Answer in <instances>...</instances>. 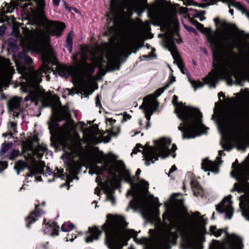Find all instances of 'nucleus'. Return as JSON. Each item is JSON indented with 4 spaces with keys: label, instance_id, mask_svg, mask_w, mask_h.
Returning <instances> with one entry per match:
<instances>
[{
    "label": "nucleus",
    "instance_id": "1",
    "mask_svg": "<svg viewBox=\"0 0 249 249\" xmlns=\"http://www.w3.org/2000/svg\"><path fill=\"white\" fill-rule=\"evenodd\" d=\"M127 224L124 216L107 214L106 222L101 229L96 225L89 227L85 241L90 243L98 240L104 232L105 243L108 249H122L127 245L131 237L136 238L138 235L133 229L124 230Z\"/></svg>",
    "mask_w": 249,
    "mask_h": 249
},
{
    "label": "nucleus",
    "instance_id": "2",
    "mask_svg": "<svg viewBox=\"0 0 249 249\" xmlns=\"http://www.w3.org/2000/svg\"><path fill=\"white\" fill-rule=\"evenodd\" d=\"M178 97L174 95L172 104L175 107V113L183 122L178 127L182 132L183 139L195 138L204 133L207 128L202 124V114L198 108L183 107L182 102L178 103Z\"/></svg>",
    "mask_w": 249,
    "mask_h": 249
},
{
    "label": "nucleus",
    "instance_id": "3",
    "mask_svg": "<svg viewBox=\"0 0 249 249\" xmlns=\"http://www.w3.org/2000/svg\"><path fill=\"white\" fill-rule=\"evenodd\" d=\"M172 226L176 229L177 231H172L169 230L167 234L160 239L158 241V245L160 248L162 249H170L171 245H176L178 232L181 236L180 245L182 249H203V246L200 242L196 241L193 236L185 232L184 222L182 219H176L172 223Z\"/></svg>",
    "mask_w": 249,
    "mask_h": 249
},
{
    "label": "nucleus",
    "instance_id": "4",
    "mask_svg": "<svg viewBox=\"0 0 249 249\" xmlns=\"http://www.w3.org/2000/svg\"><path fill=\"white\" fill-rule=\"evenodd\" d=\"M154 143L156 146H150L148 142L143 146V148H146L142 152L146 166H149L150 162L154 163L159 157L164 159L169 156V145L171 143L170 139L162 138L158 141L155 140Z\"/></svg>",
    "mask_w": 249,
    "mask_h": 249
},
{
    "label": "nucleus",
    "instance_id": "5",
    "mask_svg": "<svg viewBox=\"0 0 249 249\" xmlns=\"http://www.w3.org/2000/svg\"><path fill=\"white\" fill-rule=\"evenodd\" d=\"M196 27L200 31L203 30L205 32H207L210 34L206 36V37L210 43L212 52L213 65L214 69V72L215 73H218L221 71L222 68L221 61L222 52L220 42L214 36L211 35L212 32L211 29L204 28V25L199 22Z\"/></svg>",
    "mask_w": 249,
    "mask_h": 249
},
{
    "label": "nucleus",
    "instance_id": "6",
    "mask_svg": "<svg viewBox=\"0 0 249 249\" xmlns=\"http://www.w3.org/2000/svg\"><path fill=\"white\" fill-rule=\"evenodd\" d=\"M41 24L46 32L43 36V39L48 43H50V36L60 37L62 35L63 32L66 28L65 23L59 21L50 20L47 18H44L42 20Z\"/></svg>",
    "mask_w": 249,
    "mask_h": 249
},
{
    "label": "nucleus",
    "instance_id": "7",
    "mask_svg": "<svg viewBox=\"0 0 249 249\" xmlns=\"http://www.w3.org/2000/svg\"><path fill=\"white\" fill-rule=\"evenodd\" d=\"M231 174L237 181L234 184L231 192L246 194L249 190V172L244 170H237L232 171Z\"/></svg>",
    "mask_w": 249,
    "mask_h": 249
},
{
    "label": "nucleus",
    "instance_id": "8",
    "mask_svg": "<svg viewBox=\"0 0 249 249\" xmlns=\"http://www.w3.org/2000/svg\"><path fill=\"white\" fill-rule=\"evenodd\" d=\"M17 69L21 73H25L33 63V59L28 55L27 53L23 50L18 52V58L15 60Z\"/></svg>",
    "mask_w": 249,
    "mask_h": 249
},
{
    "label": "nucleus",
    "instance_id": "9",
    "mask_svg": "<svg viewBox=\"0 0 249 249\" xmlns=\"http://www.w3.org/2000/svg\"><path fill=\"white\" fill-rule=\"evenodd\" d=\"M45 205V202L44 201L41 204H35V210L32 211L25 218V226L27 228H31L33 224L37 221L39 217L45 214V211L42 208Z\"/></svg>",
    "mask_w": 249,
    "mask_h": 249
},
{
    "label": "nucleus",
    "instance_id": "10",
    "mask_svg": "<svg viewBox=\"0 0 249 249\" xmlns=\"http://www.w3.org/2000/svg\"><path fill=\"white\" fill-rule=\"evenodd\" d=\"M106 61L104 59L103 56H101L98 58H96L94 63V67H99L100 70L104 71L103 75H105L107 71H111L115 70H119L120 69V64L118 60L113 58L109 60L107 64V70L104 68L103 64L106 63Z\"/></svg>",
    "mask_w": 249,
    "mask_h": 249
},
{
    "label": "nucleus",
    "instance_id": "11",
    "mask_svg": "<svg viewBox=\"0 0 249 249\" xmlns=\"http://www.w3.org/2000/svg\"><path fill=\"white\" fill-rule=\"evenodd\" d=\"M88 60V53L86 49L84 47L81 48L80 51L78 52L73 56V60L75 62H79L82 67H86L89 68L91 73H93L95 70V67L89 64L87 62Z\"/></svg>",
    "mask_w": 249,
    "mask_h": 249
},
{
    "label": "nucleus",
    "instance_id": "12",
    "mask_svg": "<svg viewBox=\"0 0 249 249\" xmlns=\"http://www.w3.org/2000/svg\"><path fill=\"white\" fill-rule=\"evenodd\" d=\"M144 103L146 104L147 108L144 110L145 116L146 120L150 121L151 116L156 110L159 103L155 100L154 96L149 94L144 97Z\"/></svg>",
    "mask_w": 249,
    "mask_h": 249
},
{
    "label": "nucleus",
    "instance_id": "13",
    "mask_svg": "<svg viewBox=\"0 0 249 249\" xmlns=\"http://www.w3.org/2000/svg\"><path fill=\"white\" fill-rule=\"evenodd\" d=\"M244 245L241 237L231 235L226 243L222 245L219 249H243Z\"/></svg>",
    "mask_w": 249,
    "mask_h": 249
},
{
    "label": "nucleus",
    "instance_id": "14",
    "mask_svg": "<svg viewBox=\"0 0 249 249\" xmlns=\"http://www.w3.org/2000/svg\"><path fill=\"white\" fill-rule=\"evenodd\" d=\"M190 82L196 91L197 88L202 87L204 84H208L211 88H215L217 80L213 74L209 73L208 75L203 79L204 83L200 81H195L189 79Z\"/></svg>",
    "mask_w": 249,
    "mask_h": 249
},
{
    "label": "nucleus",
    "instance_id": "15",
    "mask_svg": "<svg viewBox=\"0 0 249 249\" xmlns=\"http://www.w3.org/2000/svg\"><path fill=\"white\" fill-rule=\"evenodd\" d=\"M43 226V231L44 234H49L53 237L59 235L60 227L57 222L49 221L46 223V219H44Z\"/></svg>",
    "mask_w": 249,
    "mask_h": 249
},
{
    "label": "nucleus",
    "instance_id": "16",
    "mask_svg": "<svg viewBox=\"0 0 249 249\" xmlns=\"http://www.w3.org/2000/svg\"><path fill=\"white\" fill-rule=\"evenodd\" d=\"M240 201L239 207L242 212V215L245 219L249 221V190L246 194L238 197Z\"/></svg>",
    "mask_w": 249,
    "mask_h": 249
},
{
    "label": "nucleus",
    "instance_id": "17",
    "mask_svg": "<svg viewBox=\"0 0 249 249\" xmlns=\"http://www.w3.org/2000/svg\"><path fill=\"white\" fill-rule=\"evenodd\" d=\"M228 119L229 121L233 123L235 130L238 131L241 129V124L245 123H249V112H243L242 117L238 119H235L233 116L231 115L229 116Z\"/></svg>",
    "mask_w": 249,
    "mask_h": 249
},
{
    "label": "nucleus",
    "instance_id": "18",
    "mask_svg": "<svg viewBox=\"0 0 249 249\" xmlns=\"http://www.w3.org/2000/svg\"><path fill=\"white\" fill-rule=\"evenodd\" d=\"M218 163L215 161H212L206 158L202 160L201 168L205 171H211L214 173H218L219 171Z\"/></svg>",
    "mask_w": 249,
    "mask_h": 249
},
{
    "label": "nucleus",
    "instance_id": "19",
    "mask_svg": "<svg viewBox=\"0 0 249 249\" xmlns=\"http://www.w3.org/2000/svg\"><path fill=\"white\" fill-rule=\"evenodd\" d=\"M213 21L216 26H218V24L224 28H227L230 30L236 31L241 34V35L245 36V33L244 31L239 30L236 25L234 23H228L225 20H220L218 17H216L214 18Z\"/></svg>",
    "mask_w": 249,
    "mask_h": 249
},
{
    "label": "nucleus",
    "instance_id": "20",
    "mask_svg": "<svg viewBox=\"0 0 249 249\" xmlns=\"http://www.w3.org/2000/svg\"><path fill=\"white\" fill-rule=\"evenodd\" d=\"M119 167L123 170V176L125 182L130 184L132 186L136 185L134 182V177H131L130 171L126 169L125 165L122 160L117 161Z\"/></svg>",
    "mask_w": 249,
    "mask_h": 249
},
{
    "label": "nucleus",
    "instance_id": "21",
    "mask_svg": "<svg viewBox=\"0 0 249 249\" xmlns=\"http://www.w3.org/2000/svg\"><path fill=\"white\" fill-rule=\"evenodd\" d=\"M191 185L194 196H203L204 190L198 180L192 179L191 182Z\"/></svg>",
    "mask_w": 249,
    "mask_h": 249
},
{
    "label": "nucleus",
    "instance_id": "22",
    "mask_svg": "<svg viewBox=\"0 0 249 249\" xmlns=\"http://www.w3.org/2000/svg\"><path fill=\"white\" fill-rule=\"evenodd\" d=\"M21 100L18 97H14L7 102L8 109L11 111L19 110L20 108Z\"/></svg>",
    "mask_w": 249,
    "mask_h": 249
},
{
    "label": "nucleus",
    "instance_id": "23",
    "mask_svg": "<svg viewBox=\"0 0 249 249\" xmlns=\"http://www.w3.org/2000/svg\"><path fill=\"white\" fill-rule=\"evenodd\" d=\"M166 46L168 48V50L171 52L172 55L176 54L178 55V53L175 42V38L173 36L167 39L166 41Z\"/></svg>",
    "mask_w": 249,
    "mask_h": 249
},
{
    "label": "nucleus",
    "instance_id": "24",
    "mask_svg": "<svg viewBox=\"0 0 249 249\" xmlns=\"http://www.w3.org/2000/svg\"><path fill=\"white\" fill-rule=\"evenodd\" d=\"M29 168L30 166L28 163L23 160H19L15 163L14 169L17 171L18 175L19 174L20 171Z\"/></svg>",
    "mask_w": 249,
    "mask_h": 249
},
{
    "label": "nucleus",
    "instance_id": "25",
    "mask_svg": "<svg viewBox=\"0 0 249 249\" xmlns=\"http://www.w3.org/2000/svg\"><path fill=\"white\" fill-rule=\"evenodd\" d=\"M227 228L217 230L216 226H211L210 228V232L211 234L213 235L216 237L220 236L223 232H225L227 235L230 237L231 235H229L228 233L227 232Z\"/></svg>",
    "mask_w": 249,
    "mask_h": 249
},
{
    "label": "nucleus",
    "instance_id": "26",
    "mask_svg": "<svg viewBox=\"0 0 249 249\" xmlns=\"http://www.w3.org/2000/svg\"><path fill=\"white\" fill-rule=\"evenodd\" d=\"M33 146L32 141H23L21 145L22 152L21 153V156H23L27 151H31L33 148Z\"/></svg>",
    "mask_w": 249,
    "mask_h": 249
},
{
    "label": "nucleus",
    "instance_id": "27",
    "mask_svg": "<svg viewBox=\"0 0 249 249\" xmlns=\"http://www.w3.org/2000/svg\"><path fill=\"white\" fill-rule=\"evenodd\" d=\"M231 6L241 11L243 14H245L246 16L248 15V13H249L245 7L240 2L236 1L235 0H233L230 2V4H229V7L230 8Z\"/></svg>",
    "mask_w": 249,
    "mask_h": 249
},
{
    "label": "nucleus",
    "instance_id": "28",
    "mask_svg": "<svg viewBox=\"0 0 249 249\" xmlns=\"http://www.w3.org/2000/svg\"><path fill=\"white\" fill-rule=\"evenodd\" d=\"M120 0H111V12L113 16H115L120 9Z\"/></svg>",
    "mask_w": 249,
    "mask_h": 249
},
{
    "label": "nucleus",
    "instance_id": "29",
    "mask_svg": "<svg viewBox=\"0 0 249 249\" xmlns=\"http://www.w3.org/2000/svg\"><path fill=\"white\" fill-rule=\"evenodd\" d=\"M65 47L67 48L69 52L71 53L73 48V33L70 32L66 38Z\"/></svg>",
    "mask_w": 249,
    "mask_h": 249
},
{
    "label": "nucleus",
    "instance_id": "30",
    "mask_svg": "<svg viewBox=\"0 0 249 249\" xmlns=\"http://www.w3.org/2000/svg\"><path fill=\"white\" fill-rule=\"evenodd\" d=\"M242 50L245 53V57L243 59V63L244 68L248 72H249V52L245 51V48H243Z\"/></svg>",
    "mask_w": 249,
    "mask_h": 249
},
{
    "label": "nucleus",
    "instance_id": "31",
    "mask_svg": "<svg viewBox=\"0 0 249 249\" xmlns=\"http://www.w3.org/2000/svg\"><path fill=\"white\" fill-rule=\"evenodd\" d=\"M74 228V225L70 221L65 222L61 226V230L63 232H68Z\"/></svg>",
    "mask_w": 249,
    "mask_h": 249
},
{
    "label": "nucleus",
    "instance_id": "32",
    "mask_svg": "<svg viewBox=\"0 0 249 249\" xmlns=\"http://www.w3.org/2000/svg\"><path fill=\"white\" fill-rule=\"evenodd\" d=\"M59 127V124L58 122L56 121H52L49 125V129L51 135H54Z\"/></svg>",
    "mask_w": 249,
    "mask_h": 249
},
{
    "label": "nucleus",
    "instance_id": "33",
    "mask_svg": "<svg viewBox=\"0 0 249 249\" xmlns=\"http://www.w3.org/2000/svg\"><path fill=\"white\" fill-rule=\"evenodd\" d=\"M12 146L13 143L12 142H9L8 143L6 142H3L1 144V148L0 150V156H3L5 153L12 148Z\"/></svg>",
    "mask_w": 249,
    "mask_h": 249
},
{
    "label": "nucleus",
    "instance_id": "34",
    "mask_svg": "<svg viewBox=\"0 0 249 249\" xmlns=\"http://www.w3.org/2000/svg\"><path fill=\"white\" fill-rule=\"evenodd\" d=\"M51 135L50 138L51 145L55 148H58L61 144L60 141L58 139L55 134Z\"/></svg>",
    "mask_w": 249,
    "mask_h": 249
},
{
    "label": "nucleus",
    "instance_id": "35",
    "mask_svg": "<svg viewBox=\"0 0 249 249\" xmlns=\"http://www.w3.org/2000/svg\"><path fill=\"white\" fill-rule=\"evenodd\" d=\"M3 4H4V7L3 8V13H4L7 14L12 13L15 8L14 4L8 3L6 2H4Z\"/></svg>",
    "mask_w": 249,
    "mask_h": 249
},
{
    "label": "nucleus",
    "instance_id": "36",
    "mask_svg": "<svg viewBox=\"0 0 249 249\" xmlns=\"http://www.w3.org/2000/svg\"><path fill=\"white\" fill-rule=\"evenodd\" d=\"M114 193V191L111 189H109L106 193L107 199L111 202L113 205H114L116 203V199L113 195Z\"/></svg>",
    "mask_w": 249,
    "mask_h": 249
},
{
    "label": "nucleus",
    "instance_id": "37",
    "mask_svg": "<svg viewBox=\"0 0 249 249\" xmlns=\"http://www.w3.org/2000/svg\"><path fill=\"white\" fill-rule=\"evenodd\" d=\"M21 156V153L18 150L13 149L8 158V160H13L16 158Z\"/></svg>",
    "mask_w": 249,
    "mask_h": 249
},
{
    "label": "nucleus",
    "instance_id": "38",
    "mask_svg": "<svg viewBox=\"0 0 249 249\" xmlns=\"http://www.w3.org/2000/svg\"><path fill=\"white\" fill-rule=\"evenodd\" d=\"M172 56L174 59V63L176 64L178 68L180 67V66L184 65V63L178 54V55H177V54H173V55Z\"/></svg>",
    "mask_w": 249,
    "mask_h": 249
},
{
    "label": "nucleus",
    "instance_id": "39",
    "mask_svg": "<svg viewBox=\"0 0 249 249\" xmlns=\"http://www.w3.org/2000/svg\"><path fill=\"white\" fill-rule=\"evenodd\" d=\"M69 168V171L71 173H76L77 170L79 169V166L75 163H70L68 165Z\"/></svg>",
    "mask_w": 249,
    "mask_h": 249
},
{
    "label": "nucleus",
    "instance_id": "40",
    "mask_svg": "<svg viewBox=\"0 0 249 249\" xmlns=\"http://www.w3.org/2000/svg\"><path fill=\"white\" fill-rule=\"evenodd\" d=\"M56 170H57V173H55L54 172V174L53 175V179L52 180H49L50 181H53L54 180L55 177H56L57 178H61L63 177L64 175L63 174V169H59L57 167H56Z\"/></svg>",
    "mask_w": 249,
    "mask_h": 249
},
{
    "label": "nucleus",
    "instance_id": "41",
    "mask_svg": "<svg viewBox=\"0 0 249 249\" xmlns=\"http://www.w3.org/2000/svg\"><path fill=\"white\" fill-rule=\"evenodd\" d=\"M92 170L93 173H95L98 176L102 175L103 174L104 169H103L102 168L97 165H95V166L92 169Z\"/></svg>",
    "mask_w": 249,
    "mask_h": 249
},
{
    "label": "nucleus",
    "instance_id": "42",
    "mask_svg": "<svg viewBox=\"0 0 249 249\" xmlns=\"http://www.w3.org/2000/svg\"><path fill=\"white\" fill-rule=\"evenodd\" d=\"M224 207V202H221L220 204L216 205V210L220 213H224L225 212Z\"/></svg>",
    "mask_w": 249,
    "mask_h": 249
},
{
    "label": "nucleus",
    "instance_id": "43",
    "mask_svg": "<svg viewBox=\"0 0 249 249\" xmlns=\"http://www.w3.org/2000/svg\"><path fill=\"white\" fill-rule=\"evenodd\" d=\"M8 163L6 161L0 160V173L2 172L4 170L8 168Z\"/></svg>",
    "mask_w": 249,
    "mask_h": 249
},
{
    "label": "nucleus",
    "instance_id": "44",
    "mask_svg": "<svg viewBox=\"0 0 249 249\" xmlns=\"http://www.w3.org/2000/svg\"><path fill=\"white\" fill-rule=\"evenodd\" d=\"M29 169H30L29 172L26 175V177H33V176L37 175V170L36 168H31V167L30 166V168Z\"/></svg>",
    "mask_w": 249,
    "mask_h": 249
},
{
    "label": "nucleus",
    "instance_id": "45",
    "mask_svg": "<svg viewBox=\"0 0 249 249\" xmlns=\"http://www.w3.org/2000/svg\"><path fill=\"white\" fill-rule=\"evenodd\" d=\"M232 171H237V170H243L241 166L238 164V161L237 159H236L235 162L232 164Z\"/></svg>",
    "mask_w": 249,
    "mask_h": 249
},
{
    "label": "nucleus",
    "instance_id": "46",
    "mask_svg": "<svg viewBox=\"0 0 249 249\" xmlns=\"http://www.w3.org/2000/svg\"><path fill=\"white\" fill-rule=\"evenodd\" d=\"M9 124L10 125L9 126V128L10 130V132L13 131L14 133L17 132V124L15 122H10Z\"/></svg>",
    "mask_w": 249,
    "mask_h": 249
},
{
    "label": "nucleus",
    "instance_id": "47",
    "mask_svg": "<svg viewBox=\"0 0 249 249\" xmlns=\"http://www.w3.org/2000/svg\"><path fill=\"white\" fill-rule=\"evenodd\" d=\"M164 91V89L162 88H160L157 89L155 92V95L152 94L155 98V100L157 101L156 99V97H158L160 96Z\"/></svg>",
    "mask_w": 249,
    "mask_h": 249
},
{
    "label": "nucleus",
    "instance_id": "48",
    "mask_svg": "<svg viewBox=\"0 0 249 249\" xmlns=\"http://www.w3.org/2000/svg\"><path fill=\"white\" fill-rule=\"evenodd\" d=\"M102 96L101 94H98L95 98V104L96 107H99L100 108L102 107V104L101 100Z\"/></svg>",
    "mask_w": 249,
    "mask_h": 249
},
{
    "label": "nucleus",
    "instance_id": "49",
    "mask_svg": "<svg viewBox=\"0 0 249 249\" xmlns=\"http://www.w3.org/2000/svg\"><path fill=\"white\" fill-rule=\"evenodd\" d=\"M136 0H128L126 3V6L130 8H134Z\"/></svg>",
    "mask_w": 249,
    "mask_h": 249
},
{
    "label": "nucleus",
    "instance_id": "50",
    "mask_svg": "<svg viewBox=\"0 0 249 249\" xmlns=\"http://www.w3.org/2000/svg\"><path fill=\"white\" fill-rule=\"evenodd\" d=\"M139 148H143V146L141 143H137L136 145V147L134 148L133 150L132 154L134 153L135 154H137L138 152H141L140 150L139 149Z\"/></svg>",
    "mask_w": 249,
    "mask_h": 249
},
{
    "label": "nucleus",
    "instance_id": "51",
    "mask_svg": "<svg viewBox=\"0 0 249 249\" xmlns=\"http://www.w3.org/2000/svg\"><path fill=\"white\" fill-rule=\"evenodd\" d=\"M54 174V172L49 167H47L46 171L44 170V175L46 177L48 175H53Z\"/></svg>",
    "mask_w": 249,
    "mask_h": 249
},
{
    "label": "nucleus",
    "instance_id": "52",
    "mask_svg": "<svg viewBox=\"0 0 249 249\" xmlns=\"http://www.w3.org/2000/svg\"><path fill=\"white\" fill-rule=\"evenodd\" d=\"M184 27L189 32L193 33L195 34H197L196 31L194 27L190 26H186V25H184Z\"/></svg>",
    "mask_w": 249,
    "mask_h": 249
},
{
    "label": "nucleus",
    "instance_id": "53",
    "mask_svg": "<svg viewBox=\"0 0 249 249\" xmlns=\"http://www.w3.org/2000/svg\"><path fill=\"white\" fill-rule=\"evenodd\" d=\"M233 213V209L231 208V211L226 212V217L228 219H231L232 218V217Z\"/></svg>",
    "mask_w": 249,
    "mask_h": 249
},
{
    "label": "nucleus",
    "instance_id": "54",
    "mask_svg": "<svg viewBox=\"0 0 249 249\" xmlns=\"http://www.w3.org/2000/svg\"><path fill=\"white\" fill-rule=\"evenodd\" d=\"M113 175L114 176V181L115 183L118 184L120 185V182L122 181V178H121L118 177L115 173H113Z\"/></svg>",
    "mask_w": 249,
    "mask_h": 249
},
{
    "label": "nucleus",
    "instance_id": "55",
    "mask_svg": "<svg viewBox=\"0 0 249 249\" xmlns=\"http://www.w3.org/2000/svg\"><path fill=\"white\" fill-rule=\"evenodd\" d=\"M43 166L42 167H40L39 168H36L37 170V174H42L44 175V167H45V163L44 162H43Z\"/></svg>",
    "mask_w": 249,
    "mask_h": 249
},
{
    "label": "nucleus",
    "instance_id": "56",
    "mask_svg": "<svg viewBox=\"0 0 249 249\" xmlns=\"http://www.w3.org/2000/svg\"><path fill=\"white\" fill-rule=\"evenodd\" d=\"M131 118V116L129 114H127L126 112L124 113V116H123V121L125 122L127 121L128 120H130Z\"/></svg>",
    "mask_w": 249,
    "mask_h": 249
},
{
    "label": "nucleus",
    "instance_id": "57",
    "mask_svg": "<svg viewBox=\"0 0 249 249\" xmlns=\"http://www.w3.org/2000/svg\"><path fill=\"white\" fill-rule=\"evenodd\" d=\"M183 4L186 6H190V5H197L192 0H186V1H184Z\"/></svg>",
    "mask_w": 249,
    "mask_h": 249
},
{
    "label": "nucleus",
    "instance_id": "58",
    "mask_svg": "<svg viewBox=\"0 0 249 249\" xmlns=\"http://www.w3.org/2000/svg\"><path fill=\"white\" fill-rule=\"evenodd\" d=\"M227 47H228V49H229L230 53L234 54V53H233V50L235 48V46L233 45L232 44L229 43L227 45Z\"/></svg>",
    "mask_w": 249,
    "mask_h": 249
},
{
    "label": "nucleus",
    "instance_id": "59",
    "mask_svg": "<svg viewBox=\"0 0 249 249\" xmlns=\"http://www.w3.org/2000/svg\"><path fill=\"white\" fill-rule=\"evenodd\" d=\"M207 220H203V225L201 227L202 231L204 234L208 233V232H207V231H206V229L205 228V225L207 224Z\"/></svg>",
    "mask_w": 249,
    "mask_h": 249
},
{
    "label": "nucleus",
    "instance_id": "60",
    "mask_svg": "<svg viewBox=\"0 0 249 249\" xmlns=\"http://www.w3.org/2000/svg\"><path fill=\"white\" fill-rule=\"evenodd\" d=\"M181 72L185 74L188 72V70L186 69L184 64L179 67Z\"/></svg>",
    "mask_w": 249,
    "mask_h": 249
},
{
    "label": "nucleus",
    "instance_id": "61",
    "mask_svg": "<svg viewBox=\"0 0 249 249\" xmlns=\"http://www.w3.org/2000/svg\"><path fill=\"white\" fill-rule=\"evenodd\" d=\"M6 29V27L4 25H2L1 26H0V36H3L4 34Z\"/></svg>",
    "mask_w": 249,
    "mask_h": 249
},
{
    "label": "nucleus",
    "instance_id": "62",
    "mask_svg": "<svg viewBox=\"0 0 249 249\" xmlns=\"http://www.w3.org/2000/svg\"><path fill=\"white\" fill-rule=\"evenodd\" d=\"M29 140L32 141L33 143H34V142H36V143H39V139L38 137L37 136V135H35L33 137V138L31 140ZM33 144H34V143H33Z\"/></svg>",
    "mask_w": 249,
    "mask_h": 249
},
{
    "label": "nucleus",
    "instance_id": "63",
    "mask_svg": "<svg viewBox=\"0 0 249 249\" xmlns=\"http://www.w3.org/2000/svg\"><path fill=\"white\" fill-rule=\"evenodd\" d=\"M177 170V167L175 165H174L172 166L171 168L170 169V170H169V173H168V176H170V174L173 173L174 172H175Z\"/></svg>",
    "mask_w": 249,
    "mask_h": 249
},
{
    "label": "nucleus",
    "instance_id": "64",
    "mask_svg": "<svg viewBox=\"0 0 249 249\" xmlns=\"http://www.w3.org/2000/svg\"><path fill=\"white\" fill-rule=\"evenodd\" d=\"M106 122H109L110 125H113L116 123V121L112 118H106Z\"/></svg>",
    "mask_w": 249,
    "mask_h": 249
}]
</instances>
